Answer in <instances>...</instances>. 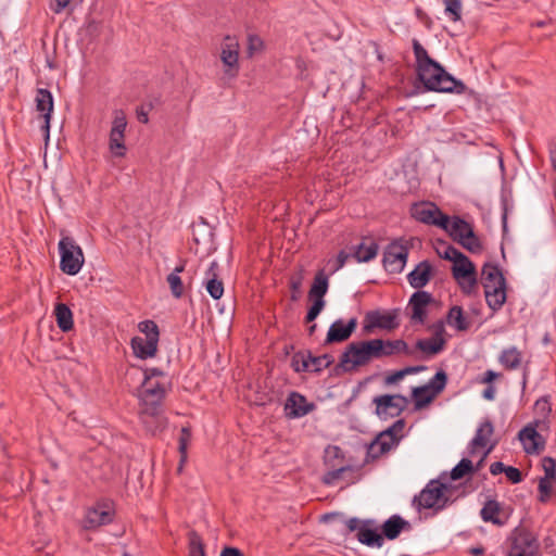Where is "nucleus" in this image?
Here are the masks:
<instances>
[{"mask_svg":"<svg viewBox=\"0 0 556 556\" xmlns=\"http://www.w3.org/2000/svg\"><path fill=\"white\" fill-rule=\"evenodd\" d=\"M413 50L416 59L417 76L426 90L457 94L467 91L466 85L453 77L439 62L430 58L417 39L413 40Z\"/></svg>","mask_w":556,"mask_h":556,"instance_id":"nucleus-1","label":"nucleus"},{"mask_svg":"<svg viewBox=\"0 0 556 556\" xmlns=\"http://www.w3.org/2000/svg\"><path fill=\"white\" fill-rule=\"evenodd\" d=\"M372 359H379L377 340L354 341L345 346L333 370L337 375L341 371L352 372L359 367L366 366Z\"/></svg>","mask_w":556,"mask_h":556,"instance_id":"nucleus-2","label":"nucleus"},{"mask_svg":"<svg viewBox=\"0 0 556 556\" xmlns=\"http://www.w3.org/2000/svg\"><path fill=\"white\" fill-rule=\"evenodd\" d=\"M481 283L489 307L493 312L501 309L506 302V279L500 267L485 263L481 270Z\"/></svg>","mask_w":556,"mask_h":556,"instance_id":"nucleus-3","label":"nucleus"},{"mask_svg":"<svg viewBox=\"0 0 556 556\" xmlns=\"http://www.w3.org/2000/svg\"><path fill=\"white\" fill-rule=\"evenodd\" d=\"M166 384L167 381L143 378L138 396L142 405L140 417L144 424H147V418L161 415L162 403L166 395Z\"/></svg>","mask_w":556,"mask_h":556,"instance_id":"nucleus-4","label":"nucleus"},{"mask_svg":"<svg viewBox=\"0 0 556 556\" xmlns=\"http://www.w3.org/2000/svg\"><path fill=\"white\" fill-rule=\"evenodd\" d=\"M507 556H541L538 538L526 527H516L509 536Z\"/></svg>","mask_w":556,"mask_h":556,"instance_id":"nucleus-5","label":"nucleus"},{"mask_svg":"<svg viewBox=\"0 0 556 556\" xmlns=\"http://www.w3.org/2000/svg\"><path fill=\"white\" fill-rule=\"evenodd\" d=\"M60 269L70 276L78 274L85 263L81 248L71 237H63L59 242Z\"/></svg>","mask_w":556,"mask_h":556,"instance_id":"nucleus-6","label":"nucleus"},{"mask_svg":"<svg viewBox=\"0 0 556 556\" xmlns=\"http://www.w3.org/2000/svg\"><path fill=\"white\" fill-rule=\"evenodd\" d=\"M240 45L236 36L226 35L220 48V61L223 63V79L232 80L240 72Z\"/></svg>","mask_w":556,"mask_h":556,"instance_id":"nucleus-7","label":"nucleus"},{"mask_svg":"<svg viewBox=\"0 0 556 556\" xmlns=\"http://www.w3.org/2000/svg\"><path fill=\"white\" fill-rule=\"evenodd\" d=\"M447 486L444 483L438 480H431L419 495L414 497L413 502L417 505L418 510L422 508L443 509L450 501L448 496L445 494Z\"/></svg>","mask_w":556,"mask_h":556,"instance_id":"nucleus-8","label":"nucleus"},{"mask_svg":"<svg viewBox=\"0 0 556 556\" xmlns=\"http://www.w3.org/2000/svg\"><path fill=\"white\" fill-rule=\"evenodd\" d=\"M329 287V279L324 269L316 273L311 289L308 291V300L312 301L306 316L305 323H313L326 305L324 296Z\"/></svg>","mask_w":556,"mask_h":556,"instance_id":"nucleus-9","label":"nucleus"},{"mask_svg":"<svg viewBox=\"0 0 556 556\" xmlns=\"http://www.w3.org/2000/svg\"><path fill=\"white\" fill-rule=\"evenodd\" d=\"M404 427V419H399L387 430L380 432L376 437V439L368 445V457L378 458L379 456L394 447L401 439V432L403 431Z\"/></svg>","mask_w":556,"mask_h":556,"instance_id":"nucleus-10","label":"nucleus"},{"mask_svg":"<svg viewBox=\"0 0 556 556\" xmlns=\"http://www.w3.org/2000/svg\"><path fill=\"white\" fill-rule=\"evenodd\" d=\"M452 274L465 294H471L477 287V270L470 258L462 253L454 262Z\"/></svg>","mask_w":556,"mask_h":556,"instance_id":"nucleus-11","label":"nucleus"},{"mask_svg":"<svg viewBox=\"0 0 556 556\" xmlns=\"http://www.w3.org/2000/svg\"><path fill=\"white\" fill-rule=\"evenodd\" d=\"M376 415L381 419L400 416L408 405V399L402 394H382L375 396Z\"/></svg>","mask_w":556,"mask_h":556,"instance_id":"nucleus-12","label":"nucleus"},{"mask_svg":"<svg viewBox=\"0 0 556 556\" xmlns=\"http://www.w3.org/2000/svg\"><path fill=\"white\" fill-rule=\"evenodd\" d=\"M410 215L417 222L426 225H432L446 229L447 215L444 214L434 203L432 202H420L415 203L410 207Z\"/></svg>","mask_w":556,"mask_h":556,"instance_id":"nucleus-13","label":"nucleus"},{"mask_svg":"<svg viewBox=\"0 0 556 556\" xmlns=\"http://www.w3.org/2000/svg\"><path fill=\"white\" fill-rule=\"evenodd\" d=\"M114 517L113 503L110 501L97 502L94 506L86 510L81 527L86 530L97 529L111 523Z\"/></svg>","mask_w":556,"mask_h":556,"instance_id":"nucleus-14","label":"nucleus"},{"mask_svg":"<svg viewBox=\"0 0 556 556\" xmlns=\"http://www.w3.org/2000/svg\"><path fill=\"white\" fill-rule=\"evenodd\" d=\"M127 127L126 114L123 110L113 112V122L110 130L109 147L114 156L122 157L126 154L125 130Z\"/></svg>","mask_w":556,"mask_h":556,"instance_id":"nucleus-15","label":"nucleus"},{"mask_svg":"<svg viewBox=\"0 0 556 556\" xmlns=\"http://www.w3.org/2000/svg\"><path fill=\"white\" fill-rule=\"evenodd\" d=\"M408 256L407 244L399 240L389 243L383 252V267L389 273H401L406 264Z\"/></svg>","mask_w":556,"mask_h":556,"instance_id":"nucleus-16","label":"nucleus"},{"mask_svg":"<svg viewBox=\"0 0 556 556\" xmlns=\"http://www.w3.org/2000/svg\"><path fill=\"white\" fill-rule=\"evenodd\" d=\"M539 425V420L529 422L518 432V439L522 443L526 454L538 455L545 448V438L536 430Z\"/></svg>","mask_w":556,"mask_h":556,"instance_id":"nucleus-17","label":"nucleus"},{"mask_svg":"<svg viewBox=\"0 0 556 556\" xmlns=\"http://www.w3.org/2000/svg\"><path fill=\"white\" fill-rule=\"evenodd\" d=\"M357 327V319L355 317L351 318L348 323L343 319H338L331 324L329 330L327 332V337L325 340V345L341 343L350 339L352 333L355 331Z\"/></svg>","mask_w":556,"mask_h":556,"instance_id":"nucleus-18","label":"nucleus"},{"mask_svg":"<svg viewBox=\"0 0 556 556\" xmlns=\"http://www.w3.org/2000/svg\"><path fill=\"white\" fill-rule=\"evenodd\" d=\"M36 110L43 118L42 129L46 131V137H49L51 113L53 111V97L52 93L45 88H39L36 91Z\"/></svg>","mask_w":556,"mask_h":556,"instance_id":"nucleus-19","label":"nucleus"},{"mask_svg":"<svg viewBox=\"0 0 556 556\" xmlns=\"http://www.w3.org/2000/svg\"><path fill=\"white\" fill-rule=\"evenodd\" d=\"M367 325H365L364 329L366 332H370L374 328H380L384 330H393L400 326L397 320V314L387 313L380 314L379 312H369L366 315Z\"/></svg>","mask_w":556,"mask_h":556,"instance_id":"nucleus-20","label":"nucleus"},{"mask_svg":"<svg viewBox=\"0 0 556 556\" xmlns=\"http://www.w3.org/2000/svg\"><path fill=\"white\" fill-rule=\"evenodd\" d=\"M330 469L324 475L321 481L326 485H332L340 479H345L348 484L355 483L359 479L358 470L350 465H339L329 467Z\"/></svg>","mask_w":556,"mask_h":556,"instance_id":"nucleus-21","label":"nucleus"},{"mask_svg":"<svg viewBox=\"0 0 556 556\" xmlns=\"http://www.w3.org/2000/svg\"><path fill=\"white\" fill-rule=\"evenodd\" d=\"M286 410L289 409L287 414L289 417L299 418L307 415L309 412L314 409V404L308 403L306 397L298 392H291L287 399Z\"/></svg>","mask_w":556,"mask_h":556,"instance_id":"nucleus-22","label":"nucleus"},{"mask_svg":"<svg viewBox=\"0 0 556 556\" xmlns=\"http://www.w3.org/2000/svg\"><path fill=\"white\" fill-rule=\"evenodd\" d=\"M219 265L216 261H213L207 270L205 271L204 286L208 294L214 300H219L224 294V283L218 275Z\"/></svg>","mask_w":556,"mask_h":556,"instance_id":"nucleus-23","label":"nucleus"},{"mask_svg":"<svg viewBox=\"0 0 556 556\" xmlns=\"http://www.w3.org/2000/svg\"><path fill=\"white\" fill-rule=\"evenodd\" d=\"M377 340V350L379 353V358L392 356L395 354H405V355H412L413 351L409 349L408 344L402 340H383V339H376Z\"/></svg>","mask_w":556,"mask_h":556,"instance_id":"nucleus-24","label":"nucleus"},{"mask_svg":"<svg viewBox=\"0 0 556 556\" xmlns=\"http://www.w3.org/2000/svg\"><path fill=\"white\" fill-rule=\"evenodd\" d=\"M444 328L443 325L440 324L435 333L430 339H420L416 342V349L420 350L422 353L427 355H435L440 353L445 345V339L443 338Z\"/></svg>","mask_w":556,"mask_h":556,"instance_id":"nucleus-25","label":"nucleus"},{"mask_svg":"<svg viewBox=\"0 0 556 556\" xmlns=\"http://www.w3.org/2000/svg\"><path fill=\"white\" fill-rule=\"evenodd\" d=\"M432 301V296L426 291H416L409 299L413 314L412 320L422 324L426 318V306Z\"/></svg>","mask_w":556,"mask_h":556,"instance_id":"nucleus-26","label":"nucleus"},{"mask_svg":"<svg viewBox=\"0 0 556 556\" xmlns=\"http://www.w3.org/2000/svg\"><path fill=\"white\" fill-rule=\"evenodd\" d=\"M432 266L428 261L420 262L408 276L409 285L415 289L424 288L431 279Z\"/></svg>","mask_w":556,"mask_h":556,"instance_id":"nucleus-27","label":"nucleus"},{"mask_svg":"<svg viewBox=\"0 0 556 556\" xmlns=\"http://www.w3.org/2000/svg\"><path fill=\"white\" fill-rule=\"evenodd\" d=\"M159 340H147L142 337H134L130 345L134 354L140 359L154 357L157 352Z\"/></svg>","mask_w":556,"mask_h":556,"instance_id":"nucleus-28","label":"nucleus"},{"mask_svg":"<svg viewBox=\"0 0 556 556\" xmlns=\"http://www.w3.org/2000/svg\"><path fill=\"white\" fill-rule=\"evenodd\" d=\"M410 523L399 515H393L381 526L382 536L388 540H395L403 530H409Z\"/></svg>","mask_w":556,"mask_h":556,"instance_id":"nucleus-29","label":"nucleus"},{"mask_svg":"<svg viewBox=\"0 0 556 556\" xmlns=\"http://www.w3.org/2000/svg\"><path fill=\"white\" fill-rule=\"evenodd\" d=\"M374 521L372 520H364L362 528L357 532V540L367 546H376L381 547L383 544V536L377 532L376 529H372Z\"/></svg>","mask_w":556,"mask_h":556,"instance_id":"nucleus-30","label":"nucleus"},{"mask_svg":"<svg viewBox=\"0 0 556 556\" xmlns=\"http://www.w3.org/2000/svg\"><path fill=\"white\" fill-rule=\"evenodd\" d=\"M494 432V427L491 420H484L476 431L473 439L470 442L469 454H475L476 447H485Z\"/></svg>","mask_w":556,"mask_h":556,"instance_id":"nucleus-31","label":"nucleus"},{"mask_svg":"<svg viewBox=\"0 0 556 556\" xmlns=\"http://www.w3.org/2000/svg\"><path fill=\"white\" fill-rule=\"evenodd\" d=\"M502 509L503 507L500 502L489 498L481 508L480 516L485 522H491L495 526H503L505 521L500 518Z\"/></svg>","mask_w":556,"mask_h":556,"instance_id":"nucleus-32","label":"nucleus"},{"mask_svg":"<svg viewBox=\"0 0 556 556\" xmlns=\"http://www.w3.org/2000/svg\"><path fill=\"white\" fill-rule=\"evenodd\" d=\"M471 224L466 222L464 218L459 216H454L452 218V222L450 220V217L447 216V225L446 229H444L448 235L453 238L454 241L460 242V240L465 237V233L468 229L471 228Z\"/></svg>","mask_w":556,"mask_h":556,"instance_id":"nucleus-33","label":"nucleus"},{"mask_svg":"<svg viewBox=\"0 0 556 556\" xmlns=\"http://www.w3.org/2000/svg\"><path fill=\"white\" fill-rule=\"evenodd\" d=\"M412 397L414 400L415 409H421L428 406L435 397V392L426 384L415 387L412 390Z\"/></svg>","mask_w":556,"mask_h":556,"instance_id":"nucleus-34","label":"nucleus"},{"mask_svg":"<svg viewBox=\"0 0 556 556\" xmlns=\"http://www.w3.org/2000/svg\"><path fill=\"white\" fill-rule=\"evenodd\" d=\"M58 327L67 332L73 329V314L70 307L64 303H58L54 308Z\"/></svg>","mask_w":556,"mask_h":556,"instance_id":"nucleus-35","label":"nucleus"},{"mask_svg":"<svg viewBox=\"0 0 556 556\" xmlns=\"http://www.w3.org/2000/svg\"><path fill=\"white\" fill-rule=\"evenodd\" d=\"M498 361L507 370L517 369L521 365L522 353L513 346L502 351Z\"/></svg>","mask_w":556,"mask_h":556,"instance_id":"nucleus-36","label":"nucleus"},{"mask_svg":"<svg viewBox=\"0 0 556 556\" xmlns=\"http://www.w3.org/2000/svg\"><path fill=\"white\" fill-rule=\"evenodd\" d=\"M306 358L308 359L309 364L308 371L312 372H320L323 369L328 368L334 362L333 357L330 354L313 356L311 352H307Z\"/></svg>","mask_w":556,"mask_h":556,"instance_id":"nucleus-37","label":"nucleus"},{"mask_svg":"<svg viewBox=\"0 0 556 556\" xmlns=\"http://www.w3.org/2000/svg\"><path fill=\"white\" fill-rule=\"evenodd\" d=\"M447 323L454 326L458 331H465L469 328V323L464 316L463 308L460 306H453L447 315Z\"/></svg>","mask_w":556,"mask_h":556,"instance_id":"nucleus-38","label":"nucleus"},{"mask_svg":"<svg viewBox=\"0 0 556 556\" xmlns=\"http://www.w3.org/2000/svg\"><path fill=\"white\" fill-rule=\"evenodd\" d=\"M188 549L189 556H206L203 540L195 530L188 532Z\"/></svg>","mask_w":556,"mask_h":556,"instance_id":"nucleus-39","label":"nucleus"},{"mask_svg":"<svg viewBox=\"0 0 556 556\" xmlns=\"http://www.w3.org/2000/svg\"><path fill=\"white\" fill-rule=\"evenodd\" d=\"M343 451L336 445H328L325 450L324 462L327 467H337L343 465Z\"/></svg>","mask_w":556,"mask_h":556,"instance_id":"nucleus-40","label":"nucleus"},{"mask_svg":"<svg viewBox=\"0 0 556 556\" xmlns=\"http://www.w3.org/2000/svg\"><path fill=\"white\" fill-rule=\"evenodd\" d=\"M459 244L471 253H480L483 249L482 243L478 236L475 233L472 226L467 230Z\"/></svg>","mask_w":556,"mask_h":556,"instance_id":"nucleus-41","label":"nucleus"},{"mask_svg":"<svg viewBox=\"0 0 556 556\" xmlns=\"http://www.w3.org/2000/svg\"><path fill=\"white\" fill-rule=\"evenodd\" d=\"M378 244L376 242H371L369 245H365L364 243L358 244L356 251L354 252V257L359 263H366L376 257L378 253Z\"/></svg>","mask_w":556,"mask_h":556,"instance_id":"nucleus-42","label":"nucleus"},{"mask_svg":"<svg viewBox=\"0 0 556 556\" xmlns=\"http://www.w3.org/2000/svg\"><path fill=\"white\" fill-rule=\"evenodd\" d=\"M265 50L264 40L256 34H249L247 37V58L252 59Z\"/></svg>","mask_w":556,"mask_h":556,"instance_id":"nucleus-43","label":"nucleus"},{"mask_svg":"<svg viewBox=\"0 0 556 556\" xmlns=\"http://www.w3.org/2000/svg\"><path fill=\"white\" fill-rule=\"evenodd\" d=\"M425 368H426L425 366H409V367H405L400 370H395L384 377V384L386 386L395 384L396 382L402 380L405 376L419 372V371L424 370Z\"/></svg>","mask_w":556,"mask_h":556,"instance_id":"nucleus-44","label":"nucleus"},{"mask_svg":"<svg viewBox=\"0 0 556 556\" xmlns=\"http://www.w3.org/2000/svg\"><path fill=\"white\" fill-rule=\"evenodd\" d=\"M475 473L473 464L468 458H463L460 462L452 469L451 478L452 480H459L467 475Z\"/></svg>","mask_w":556,"mask_h":556,"instance_id":"nucleus-45","label":"nucleus"},{"mask_svg":"<svg viewBox=\"0 0 556 556\" xmlns=\"http://www.w3.org/2000/svg\"><path fill=\"white\" fill-rule=\"evenodd\" d=\"M191 430L189 427H182L181 430H180V435H179V446H178V450H179V453H180V464H179V467H178V471H181L182 469V465L184 463L186 462L187 459V448H188V444L191 440Z\"/></svg>","mask_w":556,"mask_h":556,"instance_id":"nucleus-46","label":"nucleus"},{"mask_svg":"<svg viewBox=\"0 0 556 556\" xmlns=\"http://www.w3.org/2000/svg\"><path fill=\"white\" fill-rule=\"evenodd\" d=\"M138 329L140 332L146 334L144 339H147V340H151V339L159 340V338H160L159 326L153 320L147 319V320L140 321L138 324Z\"/></svg>","mask_w":556,"mask_h":556,"instance_id":"nucleus-47","label":"nucleus"},{"mask_svg":"<svg viewBox=\"0 0 556 556\" xmlns=\"http://www.w3.org/2000/svg\"><path fill=\"white\" fill-rule=\"evenodd\" d=\"M166 281L169 286L170 293L175 299H180L185 292V286L180 276L176 274H169L166 277Z\"/></svg>","mask_w":556,"mask_h":556,"instance_id":"nucleus-48","label":"nucleus"},{"mask_svg":"<svg viewBox=\"0 0 556 556\" xmlns=\"http://www.w3.org/2000/svg\"><path fill=\"white\" fill-rule=\"evenodd\" d=\"M303 270H299L296 274L290 277L289 286L291 289V301L295 302L300 299L301 288L303 283Z\"/></svg>","mask_w":556,"mask_h":556,"instance_id":"nucleus-49","label":"nucleus"},{"mask_svg":"<svg viewBox=\"0 0 556 556\" xmlns=\"http://www.w3.org/2000/svg\"><path fill=\"white\" fill-rule=\"evenodd\" d=\"M446 382H447V375L444 370L440 369L435 372L433 378L426 386L431 388L438 395L444 390Z\"/></svg>","mask_w":556,"mask_h":556,"instance_id":"nucleus-50","label":"nucleus"},{"mask_svg":"<svg viewBox=\"0 0 556 556\" xmlns=\"http://www.w3.org/2000/svg\"><path fill=\"white\" fill-rule=\"evenodd\" d=\"M542 467L545 475L541 479L556 481V460L553 457L545 456L542 459Z\"/></svg>","mask_w":556,"mask_h":556,"instance_id":"nucleus-51","label":"nucleus"},{"mask_svg":"<svg viewBox=\"0 0 556 556\" xmlns=\"http://www.w3.org/2000/svg\"><path fill=\"white\" fill-rule=\"evenodd\" d=\"M442 250L440 248H437V252L440 255V257L454 262L463 252H460L458 249L451 244H446L445 242H442Z\"/></svg>","mask_w":556,"mask_h":556,"instance_id":"nucleus-52","label":"nucleus"},{"mask_svg":"<svg viewBox=\"0 0 556 556\" xmlns=\"http://www.w3.org/2000/svg\"><path fill=\"white\" fill-rule=\"evenodd\" d=\"M445 4V12L451 15L453 22L460 20L462 3L460 0H443Z\"/></svg>","mask_w":556,"mask_h":556,"instance_id":"nucleus-53","label":"nucleus"},{"mask_svg":"<svg viewBox=\"0 0 556 556\" xmlns=\"http://www.w3.org/2000/svg\"><path fill=\"white\" fill-rule=\"evenodd\" d=\"M554 480H547V479H540L539 481V501L541 503H546L552 494L553 483Z\"/></svg>","mask_w":556,"mask_h":556,"instance_id":"nucleus-54","label":"nucleus"},{"mask_svg":"<svg viewBox=\"0 0 556 556\" xmlns=\"http://www.w3.org/2000/svg\"><path fill=\"white\" fill-rule=\"evenodd\" d=\"M291 366L295 372L309 370V364H308V359L306 358V355L300 354V353L295 354L292 357Z\"/></svg>","mask_w":556,"mask_h":556,"instance_id":"nucleus-55","label":"nucleus"},{"mask_svg":"<svg viewBox=\"0 0 556 556\" xmlns=\"http://www.w3.org/2000/svg\"><path fill=\"white\" fill-rule=\"evenodd\" d=\"M143 378L144 379H151V380H161V381H167L166 374L161 370L160 368H146L143 370Z\"/></svg>","mask_w":556,"mask_h":556,"instance_id":"nucleus-56","label":"nucleus"},{"mask_svg":"<svg viewBox=\"0 0 556 556\" xmlns=\"http://www.w3.org/2000/svg\"><path fill=\"white\" fill-rule=\"evenodd\" d=\"M505 475L507 479L514 484L520 483L522 481V473L516 467L507 466L505 469Z\"/></svg>","mask_w":556,"mask_h":556,"instance_id":"nucleus-57","label":"nucleus"},{"mask_svg":"<svg viewBox=\"0 0 556 556\" xmlns=\"http://www.w3.org/2000/svg\"><path fill=\"white\" fill-rule=\"evenodd\" d=\"M71 2L72 0H51L50 9L53 13L60 14Z\"/></svg>","mask_w":556,"mask_h":556,"instance_id":"nucleus-58","label":"nucleus"},{"mask_svg":"<svg viewBox=\"0 0 556 556\" xmlns=\"http://www.w3.org/2000/svg\"><path fill=\"white\" fill-rule=\"evenodd\" d=\"M363 521L364 520H361V519H358L356 517L350 518L349 520L345 521V526L348 528V531L349 532H353V531L357 530V532H358L359 528H362Z\"/></svg>","mask_w":556,"mask_h":556,"instance_id":"nucleus-59","label":"nucleus"},{"mask_svg":"<svg viewBox=\"0 0 556 556\" xmlns=\"http://www.w3.org/2000/svg\"><path fill=\"white\" fill-rule=\"evenodd\" d=\"M349 257H350V254H348L343 250L340 251L338 253L337 261H336V266H334L333 270L336 271V270L342 268L345 265V263H346Z\"/></svg>","mask_w":556,"mask_h":556,"instance_id":"nucleus-60","label":"nucleus"},{"mask_svg":"<svg viewBox=\"0 0 556 556\" xmlns=\"http://www.w3.org/2000/svg\"><path fill=\"white\" fill-rule=\"evenodd\" d=\"M497 444L496 441H494L493 443H491V445L486 448V451L483 453L482 457L480 458V460L473 465V468H475V472H477L478 470L481 469V467L483 466L484 464V459L486 458V456L489 455V453L495 447V445Z\"/></svg>","mask_w":556,"mask_h":556,"instance_id":"nucleus-61","label":"nucleus"},{"mask_svg":"<svg viewBox=\"0 0 556 556\" xmlns=\"http://www.w3.org/2000/svg\"><path fill=\"white\" fill-rule=\"evenodd\" d=\"M220 556H244L243 553L237 548V547H232V546H225L223 549H222V553H220Z\"/></svg>","mask_w":556,"mask_h":556,"instance_id":"nucleus-62","label":"nucleus"},{"mask_svg":"<svg viewBox=\"0 0 556 556\" xmlns=\"http://www.w3.org/2000/svg\"><path fill=\"white\" fill-rule=\"evenodd\" d=\"M506 465H504L502 462H495L493 464H491L490 466V472L491 475L493 476H496L498 473H502L504 472L505 473V469H506Z\"/></svg>","mask_w":556,"mask_h":556,"instance_id":"nucleus-63","label":"nucleus"},{"mask_svg":"<svg viewBox=\"0 0 556 556\" xmlns=\"http://www.w3.org/2000/svg\"><path fill=\"white\" fill-rule=\"evenodd\" d=\"M498 377H500V374H497V372H495V371H493V370H486V371L484 372L483 378L481 379V382H483V383H488V384H490V386H491V383H492L496 378H498Z\"/></svg>","mask_w":556,"mask_h":556,"instance_id":"nucleus-64","label":"nucleus"}]
</instances>
